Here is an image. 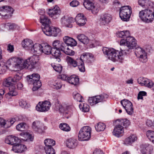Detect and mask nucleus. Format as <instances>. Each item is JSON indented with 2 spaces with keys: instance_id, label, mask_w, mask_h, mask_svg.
Wrapping results in <instances>:
<instances>
[{
  "instance_id": "8",
  "label": "nucleus",
  "mask_w": 154,
  "mask_h": 154,
  "mask_svg": "<svg viewBox=\"0 0 154 154\" xmlns=\"http://www.w3.org/2000/svg\"><path fill=\"white\" fill-rule=\"evenodd\" d=\"M153 16V12L149 10H142L139 12V17L143 21L149 23L152 20Z\"/></svg>"
},
{
  "instance_id": "2",
  "label": "nucleus",
  "mask_w": 154,
  "mask_h": 154,
  "mask_svg": "<svg viewBox=\"0 0 154 154\" xmlns=\"http://www.w3.org/2000/svg\"><path fill=\"white\" fill-rule=\"evenodd\" d=\"M102 50L103 54L107 56L108 58L114 62L118 61L122 62L124 59L122 53L124 51L123 50L121 49L120 51H119L113 48L104 47Z\"/></svg>"
},
{
  "instance_id": "62",
  "label": "nucleus",
  "mask_w": 154,
  "mask_h": 154,
  "mask_svg": "<svg viewBox=\"0 0 154 154\" xmlns=\"http://www.w3.org/2000/svg\"><path fill=\"white\" fill-rule=\"evenodd\" d=\"M129 136L126 138L124 141V143L127 145L131 144L132 142Z\"/></svg>"
},
{
  "instance_id": "57",
  "label": "nucleus",
  "mask_w": 154,
  "mask_h": 154,
  "mask_svg": "<svg viewBox=\"0 0 154 154\" xmlns=\"http://www.w3.org/2000/svg\"><path fill=\"white\" fill-rule=\"evenodd\" d=\"M145 84L144 86L148 88H151L153 85V82L151 80L148 79V80H146Z\"/></svg>"
},
{
  "instance_id": "20",
  "label": "nucleus",
  "mask_w": 154,
  "mask_h": 154,
  "mask_svg": "<svg viewBox=\"0 0 154 154\" xmlns=\"http://www.w3.org/2000/svg\"><path fill=\"white\" fill-rule=\"evenodd\" d=\"M13 11V9L10 7L7 6H3L0 9V15L3 16H8Z\"/></svg>"
},
{
  "instance_id": "4",
  "label": "nucleus",
  "mask_w": 154,
  "mask_h": 154,
  "mask_svg": "<svg viewBox=\"0 0 154 154\" xmlns=\"http://www.w3.org/2000/svg\"><path fill=\"white\" fill-rule=\"evenodd\" d=\"M27 78L28 83L33 85L32 88L33 91H36L41 87L42 84L39 81L40 76L38 74L34 73L31 75H28Z\"/></svg>"
},
{
  "instance_id": "54",
  "label": "nucleus",
  "mask_w": 154,
  "mask_h": 154,
  "mask_svg": "<svg viewBox=\"0 0 154 154\" xmlns=\"http://www.w3.org/2000/svg\"><path fill=\"white\" fill-rule=\"evenodd\" d=\"M52 66L56 71L59 72V73L61 72L62 69V67L59 64L55 65L52 64Z\"/></svg>"
},
{
  "instance_id": "51",
  "label": "nucleus",
  "mask_w": 154,
  "mask_h": 154,
  "mask_svg": "<svg viewBox=\"0 0 154 154\" xmlns=\"http://www.w3.org/2000/svg\"><path fill=\"white\" fill-rule=\"evenodd\" d=\"M59 127L62 130L66 131H69L70 130L69 126L66 123L61 124Z\"/></svg>"
},
{
  "instance_id": "1",
  "label": "nucleus",
  "mask_w": 154,
  "mask_h": 154,
  "mask_svg": "<svg viewBox=\"0 0 154 154\" xmlns=\"http://www.w3.org/2000/svg\"><path fill=\"white\" fill-rule=\"evenodd\" d=\"M118 36L119 37L126 38L125 39H121L120 45L126 46L128 49L123 50L125 53L129 54L131 52V50L135 47L136 45V40L133 37L130 36V32L127 30L121 31L118 33Z\"/></svg>"
},
{
  "instance_id": "32",
  "label": "nucleus",
  "mask_w": 154,
  "mask_h": 154,
  "mask_svg": "<svg viewBox=\"0 0 154 154\" xmlns=\"http://www.w3.org/2000/svg\"><path fill=\"white\" fill-rule=\"evenodd\" d=\"M21 136L20 138L23 140L27 141L30 140L32 141L33 140V137L28 133H21L20 134Z\"/></svg>"
},
{
  "instance_id": "61",
  "label": "nucleus",
  "mask_w": 154,
  "mask_h": 154,
  "mask_svg": "<svg viewBox=\"0 0 154 154\" xmlns=\"http://www.w3.org/2000/svg\"><path fill=\"white\" fill-rule=\"evenodd\" d=\"M15 121V120L14 119H12L9 121H7L6 122H9V123L6 125V126H5V128H8V127H10L12 124H13Z\"/></svg>"
},
{
  "instance_id": "64",
  "label": "nucleus",
  "mask_w": 154,
  "mask_h": 154,
  "mask_svg": "<svg viewBox=\"0 0 154 154\" xmlns=\"http://www.w3.org/2000/svg\"><path fill=\"white\" fill-rule=\"evenodd\" d=\"M146 125L149 127L154 126V121L153 122L150 120H147L146 122Z\"/></svg>"
},
{
  "instance_id": "21",
  "label": "nucleus",
  "mask_w": 154,
  "mask_h": 154,
  "mask_svg": "<svg viewBox=\"0 0 154 154\" xmlns=\"http://www.w3.org/2000/svg\"><path fill=\"white\" fill-rule=\"evenodd\" d=\"M33 44L32 41L28 39L24 40L22 43V45L24 48L26 50H30L32 48Z\"/></svg>"
},
{
  "instance_id": "24",
  "label": "nucleus",
  "mask_w": 154,
  "mask_h": 154,
  "mask_svg": "<svg viewBox=\"0 0 154 154\" xmlns=\"http://www.w3.org/2000/svg\"><path fill=\"white\" fill-rule=\"evenodd\" d=\"M52 45L54 48L60 49L61 51L64 49V47L65 46V44L59 40L54 41L53 42Z\"/></svg>"
},
{
  "instance_id": "5",
  "label": "nucleus",
  "mask_w": 154,
  "mask_h": 154,
  "mask_svg": "<svg viewBox=\"0 0 154 154\" xmlns=\"http://www.w3.org/2000/svg\"><path fill=\"white\" fill-rule=\"evenodd\" d=\"M91 129L88 126H85L80 130L78 135L79 140L80 141L88 140L91 137Z\"/></svg>"
},
{
  "instance_id": "18",
  "label": "nucleus",
  "mask_w": 154,
  "mask_h": 154,
  "mask_svg": "<svg viewBox=\"0 0 154 154\" xmlns=\"http://www.w3.org/2000/svg\"><path fill=\"white\" fill-rule=\"evenodd\" d=\"M26 147L24 145L17 143L13 146L12 149L14 152L20 153L26 151Z\"/></svg>"
},
{
  "instance_id": "60",
  "label": "nucleus",
  "mask_w": 154,
  "mask_h": 154,
  "mask_svg": "<svg viewBox=\"0 0 154 154\" xmlns=\"http://www.w3.org/2000/svg\"><path fill=\"white\" fill-rule=\"evenodd\" d=\"M9 123V122H5L4 119L0 118V128L3 127H5L6 125Z\"/></svg>"
},
{
  "instance_id": "12",
  "label": "nucleus",
  "mask_w": 154,
  "mask_h": 154,
  "mask_svg": "<svg viewBox=\"0 0 154 154\" xmlns=\"http://www.w3.org/2000/svg\"><path fill=\"white\" fill-rule=\"evenodd\" d=\"M121 103L128 114L131 115L133 114L134 111L133 105L130 101L128 100H124L121 101Z\"/></svg>"
},
{
  "instance_id": "30",
  "label": "nucleus",
  "mask_w": 154,
  "mask_h": 154,
  "mask_svg": "<svg viewBox=\"0 0 154 154\" xmlns=\"http://www.w3.org/2000/svg\"><path fill=\"white\" fill-rule=\"evenodd\" d=\"M77 38L79 41L84 44L87 45L89 42V40L88 38L83 34H80L78 35Z\"/></svg>"
},
{
  "instance_id": "33",
  "label": "nucleus",
  "mask_w": 154,
  "mask_h": 154,
  "mask_svg": "<svg viewBox=\"0 0 154 154\" xmlns=\"http://www.w3.org/2000/svg\"><path fill=\"white\" fill-rule=\"evenodd\" d=\"M116 123L127 127L130 125V122L129 120L126 119H119L116 121Z\"/></svg>"
},
{
  "instance_id": "40",
  "label": "nucleus",
  "mask_w": 154,
  "mask_h": 154,
  "mask_svg": "<svg viewBox=\"0 0 154 154\" xmlns=\"http://www.w3.org/2000/svg\"><path fill=\"white\" fill-rule=\"evenodd\" d=\"M66 60L67 63L74 67H75L78 65V61L74 60L71 57L67 56L66 57Z\"/></svg>"
},
{
  "instance_id": "36",
  "label": "nucleus",
  "mask_w": 154,
  "mask_h": 154,
  "mask_svg": "<svg viewBox=\"0 0 154 154\" xmlns=\"http://www.w3.org/2000/svg\"><path fill=\"white\" fill-rule=\"evenodd\" d=\"M14 66L15 67H22L23 66V63L21 64L22 60L20 58L18 57H13Z\"/></svg>"
},
{
  "instance_id": "28",
  "label": "nucleus",
  "mask_w": 154,
  "mask_h": 154,
  "mask_svg": "<svg viewBox=\"0 0 154 154\" xmlns=\"http://www.w3.org/2000/svg\"><path fill=\"white\" fill-rule=\"evenodd\" d=\"M42 53L43 52L46 54H51L52 48L47 43H43Z\"/></svg>"
},
{
  "instance_id": "7",
  "label": "nucleus",
  "mask_w": 154,
  "mask_h": 154,
  "mask_svg": "<svg viewBox=\"0 0 154 154\" xmlns=\"http://www.w3.org/2000/svg\"><path fill=\"white\" fill-rule=\"evenodd\" d=\"M132 13L131 8L129 6L122 7L120 9L119 16L124 21H128L130 18Z\"/></svg>"
},
{
  "instance_id": "31",
  "label": "nucleus",
  "mask_w": 154,
  "mask_h": 154,
  "mask_svg": "<svg viewBox=\"0 0 154 154\" xmlns=\"http://www.w3.org/2000/svg\"><path fill=\"white\" fill-rule=\"evenodd\" d=\"M52 27H51L48 24L42 26V30L44 34L48 36H51Z\"/></svg>"
},
{
  "instance_id": "41",
  "label": "nucleus",
  "mask_w": 154,
  "mask_h": 154,
  "mask_svg": "<svg viewBox=\"0 0 154 154\" xmlns=\"http://www.w3.org/2000/svg\"><path fill=\"white\" fill-rule=\"evenodd\" d=\"M138 4L141 6L146 8L149 5V1L148 0H138Z\"/></svg>"
},
{
  "instance_id": "49",
  "label": "nucleus",
  "mask_w": 154,
  "mask_h": 154,
  "mask_svg": "<svg viewBox=\"0 0 154 154\" xmlns=\"http://www.w3.org/2000/svg\"><path fill=\"white\" fill-rule=\"evenodd\" d=\"M75 19L72 17H69L68 19L66 20L64 18L61 19L62 22V23L65 24L66 26L69 27V26H66L67 23H69L74 21Z\"/></svg>"
},
{
  "instance_id": "34",
  "label": "nucleus",
  "mask_w": 154,
  "mask_h": 154,
  "mask_svg": "<svg viewBox=\"0 0 154 154\" xmlns=\"http://www.w3.org/2000/svg\"><path fill=\"white\" fill-rule=\"evenodd\" d=\"M45 145L44 148L52 147L55 144V142L53 139H46L44 142Z\"/></svg>"
},
{
  "instance_id": "13",
  "label": "nucleus",
  "mask_w": 154,
  "mask_h": 154,
  "mask_svg": "<svg viewBox=\"0 0 154 154\" xmlns=\"http://www.w3.org/2000/svg\"><path fill=\"white\" fill-rule=\"evenodd\" d=\"M60 13L61 11L59 7L57 5L53 8L49 9L48 12L49 16L54 19H57L59 17Z\"/></svg>"
},
{
  "instance_id": "27",
  "label": "nucleus",
  "mask_w": 154,
  "mask_h": 154,
  "mask_svg": "<svg viewBox=\"0 0 154 154\" xmlns=\"http://www.w3.org/2000/svg\"><path fill=\"white\" fill-rule=\"evenodd\" d=\"M42 44H40L38 43H36L33 46L32 48L31 51L33 53L37 52L38 54L42 53Z\"/></svg>"
},
{
  "instance_id": "17",
  "label": "nucleus",
  "mask_w": 154,
  "mask_h": 154,
  "mask_svg": "<svg viewBox=\"0 0 154 154\" xmlns=\"http://www.w3.org/2000/svg\"><path fill=\"white\" fill-rule=\"evenodd\" d=\"M124 132V128L123 126L120 124H117L112 133L113 135L118 137L122 136Z\"/></svg>"
},
{
  "instance_id": "15",
  "label": "nucleus",
  "mask_w": 154,
  "mask_h": 154,
  "mask_svg": "<svg viewBox=\"0 0 154 154\" xmlns=\"http://www.w3.org/2000/svg\"><path fill=\"white\" fill-rule=\"evenodd\" d=\"M77 25L79 26H84L86 23V19L84 15L82 14H78L75 18Z\"/></svg>"
},
{
  "instance_id": "22",
  "label": "nucleus",
  "mask_w": 154,
  "mask_h": 154,
  "mask_svg": "<svg viewBox=\"0 0 154 154\" xmlns=\"http://www.w3.org/2000/svg\"><path fill=\"white\" fill-rule=\"evenodd\" d=\"M64 42L68 45L74 46L77 45L76 42L73 38L68 36H64L63 38Z\"/></svg>"
},
{
  "instance_id": "26",
  "label": "nucleus",
  "mask_w": 154,
  "mask_h": 154,
  "mask_svg": "<svg viewBox=\"0 0 154 154\" xmlns=\"http://www.w3.org/2000/svg\"><path fill=\"white\" fill-rule=\"evenodd\" d=\"M67 81L69 83L75 85H78L79 83V78L75 75H72L68 77Z\"/></svg>"
},
{
  "instance_id": "37",
  "label": "nucleus",
  "mask_w": 154,
  "mask_h": 154,
  "mask_svg": "<svg viewBox=\"0 0 154 154\" xmlns=\"http://www.w3.org/2000/svg\"><path fill=\"white\" fill-rule=\"evenodd\" d=\"M40 22L43 26L49 24L51 21L47 17L42 15L40 17Z\"/></svg>"
},
{
  "instance_id": "45",
  "label": "nucleus",
  "mask_w": 154,
  "mask_h": 154,
  "mask_svg": "<svg viewBox=\"0 0 154 154\" xmlns=\"http://www.w3.org/2000/svg\"><path fill=\"white\" fill-rule=\"evenodd\" d=\"M27 125L26 124L24 123H20L16 126L17 129L20 131H25L26 129Z\"/></svg>"
},
{
  "instance_id": "6",
  "label": "nucleus",
  "mask_w": 154,
  "mask_h": 154,
  "mask_svg": "<svg viewBox=\"0 0 154 154\" xmlns=\"http://www.w3.org/2000/svg\"><path fill=\"white\" fill-rule=\"evenodd\" d=\"M38 57L37 55L31 56L25 60L23 63V66L24 68L31 69L35 67V65L38 62Z\"/></svg>"
},
{
  "instance_id": "59",
  "label": "nucleus",
  "mask_w": 154,
  "mask_h": 154,
  "mask_svg": "<svg viewBox=\"0 0 154 154\" xmlns=\"http://www.w3.org/2000/svg\"><path fill=\"white\" fill-rule=\"evenodd\" d=\"M53 85L54 88L57 89H59L61 87V85L60 83V82L59 81H56L55 82V83H54Z\"/></svg>"
},
{
  "instance_id": "58",
  "label": "nucleus",
  "mask_w": 154,
  "mask_h": 154,
  "mask_svg": "<svg viewBox=\"0 0 154 154\" xmlns=\"http://www.w3.org/2000/svg\"><path fill=\"white\" fill-rule=\"evenodd\" d=\"M90 10L93 14H96L99 11L98 8L96 5L94 4Z\"/></svg>"
},
{
  "instance_id": "63",
  "label": "nucleus",
  "mask_w": 154,
  "mask_h": 154,
  "mask_svg": "<svg viewBox=\"0 0 154 154\" xmlns=\"http://www.w3.org/2000/svg\"><path fill=\"white\" fill-rule=\"evenodd\" d=\"M79 2L78 1L76 0L73 1L70 3V6L73 7L77 6L79 5Z\"/></svg>"
},
{
  "instance_id": "16",
  "label": "nucleus",
  "mask_w": 154,
  "mask_h": 154,
  "mask_svg": "<svg viewBox=\"0 0 154 154\" xmlns=\"http://www.w3.org/2000/svg\"><path fill=\"white\" fill-rule=\"evenodd\" d=\"M140 148L141 154H151L153 150L152 146L148 144L141 145Z\"/></svg>"
},
{
  "instance_id": "10",
  "label": "nucleus",
  "mask_w": 154,
  "mask_h": 154,
  "mask_svg": "<svg viewBox=\"0 0 154 154\" xmlns=\"http://www.w3.org/2000/svg\"><path fill=\"white\" fill-rule=\"evenodd\" d=\"M108 97V95L103 94L100 95L89 97L88 101L90 105L93 106L99 102L106 101Z\"/></svg>"
},
{
  "instance_id": "39",
  "label": "nucleus",
  "mask_w": 154,
  "mask_h": 154,
  "mask_svg": "<svg viewBox=\"0 0 154 154\" xmlns=\"http://www.w3.org/2000/svg\"><path fill=\"white\" fill-rule=\"evenodd\" d=\"M8 68V66L6 64L5 62L3 61L0 62V74L4 73Z\"/></svg>"
},
{
  "instance_id": "14",
  "label": "nucleus",
  "mask_w": 154,
  "mask_h": 154,
  "mask_svg": "<svg viewBox=\"0 0 154 154\" xmlns=\"http://www.w3.org/2000/svg\"><path fill=\"white\" fill-rule=\"evenodd\" d=\"M112 18L109 14H105L100 16V23L101 25H107L111 22Z\"/></svg>"
},
{
  "instance_id": "43",
  "label": "nucleus",
  "mask_w": 154,
  "mask_h": 154,
  "mask_svg": "<svg viewBox=\"0 0 154 154\" xmlns=\"http://www.w3.org/2000/svg\"><path fill=\"white\" fill-rule=\"evenodd\" d=\"M80 109L84 112H88L89 110V106L87 103H82L79 105Z\"/></svg>"
},
{
  "instance_id": "9",
  "label": "nucleus",
  "mask_w": 154,
  "mask_h": 154,
  "mask_svg": "<svg viewBox=\"0 0 154 154\" xmlns=\"http://www.w3.org/2000/svg\"><path fill=\"white\" fill-rule=\"evenodd\" d=\"M135 53L140 62L144 63L147 61V53L141 47H138L136 48L135 49Z\"/></svg>"
},
{
  "instance_id": "38",
  "label": "nucleus",
  "mask_w": 154,
  "mask_h": 154,
  "mask_svg": "<svg viewBox=\"0 0 154 154\" xmlns=\"http://www.w3.org/2000/svg\"><path fill=\"white\" fill-rule=\"evenodd\" d=\"M77 60L78 63L77 66L79 71L81 72H84L85 71V68L83 60L82 58H79L77 59Z\"/></svg>"
},
{
  "instance_id": "23",
  "label": "nucleus",
  "mask_w": 154,
  "mask_h": 154,
  "mask_svg": "<svg viewBox=\"0 0 154 154\" xmlns=\"http://www.w3.org/2000/svg\"><path fill=\"white\" fill-rule=\"evenodd\" d=\"M77 141L75 139L73 138H69L66 141V146L69 148H75L77 145Z\"/></svg>"
},
{
  "instance_id": "56",
  "label": "nucleus",
  "mask_w": 154,
  "mask_h": 154,
  "mask_svg": "<svg viewBox=\"0 0 154 154\" xmlns=\"http://www.w3.org/2000/svg\"><path fill=\"white\" fill-rule=\"evenodd\" d=\"M74 99L79 102H82L83 101L84 99L82 96L79 93H77L74 95Z\"/></svg>"
},
{
  "instance_id": "52",
  "label": "nucleus",
  "mask_w": 154,
  "mask_h": 154,
  "mask_svg": "<svg viewBox=\"0 0 154 154\" xmlns=\"http://www.w3.org/2000/svg\"><path fill=\"white\" fill-rule=\"evenodd\" d=\"M22 75L21 73H17L13 78V82L15 83L19 81L21 79Z\"/></svg>"
},
{
  "instance_id": "11",
  "label": "nucleus",
  "mask_w": 154,
  "mask_h": 154,
  "mask_svg": "<svg viewBox=\"0 0 154 154\" xmlns=\"http://www.w3.org/2000/svg\"><path fill=\"white\" fill-rule=\"evenodd\" d=\"M51 106L50 102L48 100L40 102L36 106V109L38 111L45 112L49 109Z\"/></svg>"
},
{
  "instance_id": "44",
  "label": "nucleus",
  "mask_w": 154,
  "mask_h": 154,
  "mask_svg": "<svg viewBox=\"0 0 154 154\" xmlns=\"http://www.w3.org/2000/svg\"><path fill=\"white\" fill-rule=\"evenodd\" d=\"M94 5V4L89 0H85L83 3V5L85 8L90 10Z\"/></svg>"
},
{
  "instance_id": "42",
  "label": "nucleus",
  "mask_w": 154,
  "mask_h": 154,
  "mask_svg": "<svg viewBox=\"0 0 154 154\" xmlns=\"http://www.w3.org/2000/svg\"><path fill=\"white\" fill-rule=\"evenodd\" d=\"M60 49L53 48L51 54L55 58H57L60 56Z\"/></svg>"
},
{
  "instance_id": "3",
  "label": "nucleus",
  "mask_w": 154,
  "mask_h": 154,
  "mask_svg": "<svg viewBox=\"0 0 154 154\" xmlns=\"http://www.w3.org/2000/svg\"><path fill=\"white\" fill-rule=\"evenodd\" d=\"M15 83L13 82V78H8L3 82V84L6 86H9V92L5 95L6 97L8 99H10L11 97L16 96L17 94Z\"/></svg>"
},
{
  "instance_id": "48",
  "label": "nucleus",
  "mask_w": 154,
  "mask_h": 154,
  "mask_svg": "<svg viewBox=\"0 0 154 154\" xmlns=\"http://www.w3.org/2000/svg\"><path fill=\"white\" fill-rule=\"evenodd\" d=\"M62 51H63L66 54L70 56L74 55L75 53L73 50L70 49L66 45L64 47V49L62 50Z\"/></svg>"
},
{
  "instance_id": "19",
  "label": "nucleus",
  "mask_w": 154,
  "mask_h": 154,
  "mask_svg": "<svg viewBox=\"0 0 154 154\" xmlns=\"http://www.w3.org/2000/svg\"><path fill=\"white\" fill-rule=\"evenodd\" d=\"M20 140L15 136L11 135L7 137L5 140V142L8 144L14 145L17 142H20Z\"/></svg>"
},
{
  "instance_id": "29",
  "label": "nucleus",
  "mask_w": 154,
  "mask_h": 154,
  "mask_svg": "<svg viewBox=\"0 0 154 154\" xmlns=\"http://www.w3.org/2000/svg\"><path fill=\"white\" fill-rule=\"evenodd\" d=\"M82 58L85 59L88 63H91L93 60V56L90 53H85L82 55L80 58Z\"/></svg>"
},
{
  "instance_id": "50",
  "label": "nucleus",
  "mask_w": 154,
  "mask_h": 154,
  "mask_svg": "<svg viewBox=\"0 0 154 154\" xmlns=\"http://www.w3.org/2000/svg\"><path fill=\"white\" fill-rule=\"evenodd\" d=\"M61 30L60 29L55 27H52L51 35L56 36L60 32Z\"/></svg>"
},
{
  "instance_id": "53",
  "label": "nucleus",
  "mask_w": 154,
  "mask_h": 154,
  "mask_svg": "<svg viewBox=\"0 0 154 154\" xmlns=\"http://www.w3.org/2000/svg\"><path fill=\"white\" fill-rule=\"evenodd\" d=\"M46 154H55V151L53 147L44 148Z\"/></svg>"
},
{
  "instance_id": "25",
  "label": "nucleus",
  "mask_w": 154,
  "mask_h": 154,
  "mask_svg": "<svg viewBox=\"0 0 154 154\" xmlns=\"http://www.w3.org/2000/svg\"><path fill=\"white\" fill-rule=\"evenodd\" d=\"M40 122L36 121L33 122L32 124V128L35 131L38 132L39 133H41L43 132L41 128L42 125Z\"/></svg>"
},
{
  "instance_id": "47",
  "label": "nucleus",
  "mask_w": 154,
  "mask_h": 154,
  "mask_svg": "<svg viewBox=\"0 0 154 154\" xmlns=\"http://www.w3.org/2000/svg\"><path fill=\"white\" fill-rule=\"evenodd\" d=\"M106 126L102 122H99L95 126V128L96 131H103L105 129Z\"/></svg>"
},
{
  "instance_id": "35",
  "label": "nucleus",
  "mask_w": 154,
  "mask_h": 154,
  "mask_svg": "<svg viewBox=\"0 0 154 154\" xmlns=\"http://www.w3.org/2000/svg\"><path fill=\"white\" fill-rule=\"evenodd\" d=\"M59 108L60 111L61 112H66V113H67L66 110L70 112H71L72 111V107L70 106H67L66 104H62L59 105Z\"/></svg>"
},
{
  "instance_id": "46",
  "label": "nucleus",
  "mask_w": 154,
  "mask_h": 154,
  "mask_svg": "<svg viewBox=\"0 0 154 154\" xmlns=\"http://www.w3.org/2000/svg\"><path fill=\"white\" fill-rule=\"evenodd\" d=\"M146 135L150 140L154 143V131H148L146 132Z\"/></svg>"
},
{
  "instance_id": "55",
  "label": "nucleus",
  "mask_w": 154,
  "mask_h": 154,
  "mask_svg": "<svg viewBox=\"0 0 154 154\" xmlns=\"http://www.w3.org/2000/svg\"><path fill=\"white\" fill-rule=\"evenodd\" d=\"M146 80H148V79L140 77L137 79L138 83L140 84L141 86H143L145 84V83L146 82Z\"/></svg>"
}]
</instances>
